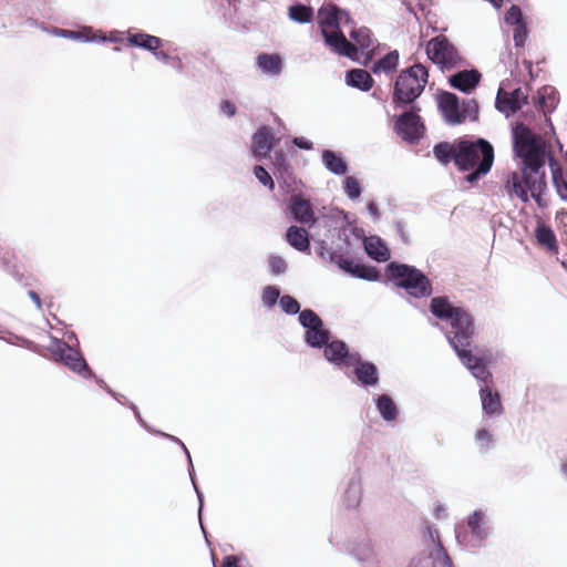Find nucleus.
<instances>
[{"label": "nucleus", "mask_w": 567, "mask_h": 567, "mask_svg": "<svg viewBox=\"0 0 567 567\" xmlns=\"http://www.w3.org/2000/svg\"><path fill=\"white\" fill-rule=\"evenodd\" d=\"M514 152L523 159L524 168L520 173L509 174L505 189L507 194L519 198L523 203L529 200L527 178L536 177L544 168L546 158L550 155L546 151L545 141L523 123H518L513 130Z\"/></svg>", "instance_id": "nucleus-1"}, {"label": "nucleus", "mask_w": 567, "mask_h": 567, "mask_svg": "<svg viewBox=\"0 0 567 567\" xmlns=\"http://www.w3.org/2000/svg\"><path fill=\"white\" fill-rule=\"evenodd\" d=\"M350 20L349 13L340 10L333 3H324L318 10V22L326 44L340 55L353 58L357 53V48L347 40L340 30V24L349 23Z\"/></svg>", "instance_id": "nucleus-2"}, {"label": "nucleus", "mask_w": 567, "mask_h": 567, "mask_svg": "<svg viewBox=\"0 0 567 567\" xmlns=\"http://www.w3.org/2000/svg\"><path fill=\"white\" fill-rule=\"evenodd\" d=\"M427 79V69L420 63L401 71L394 83L393 103L395 105L412 104L424 91Z\"/></svg>", "instance_id": "nucleus-3"}, {"label": "nucleus", "mask_w": 567, "mask_h": 567, "mask_svg": "<svg viewBox=\"0 0 567 567\" xmlns=\"http://www.w3.org/2000/svg\"><path fill=\"white\" fill-rule=\"evenodd\" d=\"M385 274L390 280L404 288L413 297H427L432 293L430 280L414 267L390 262L386 266Z\"/></svg>", "instance_id": "nucleus-4"}, {"label": "nucleus", "mask_w": 567, "mask_h": 567, "mask_svg": "<svg viewBox=\"0 0 567 567\" xmlns=\"http://www.w3.org/2000/svg\"><path fill=\"white\" fill-rule=\"evenodd\" d=\"M426 54L429 59L437 64L443 71L460 69L466 64L458 50L445 35H437L431 39L426 44Z\"/></svg>", "instance_id": "nucleus-5"}, {"label": "nucleus", "mask_w": 567, "mask_h": 567, "mask_svg": "<svg viewBox=\"0 0 567 567\" xmlns=\"http://www.w3.org/2000/svg\"><path fill=\"white\" fill-rule=\"evenodd\" d=\"M458 153L456 155V166L461 171L474 169L480 163L485 162L486 156H491V166L494 162V148L489 142L483 138L477 141L458 140Z\"/></svg>", "instance_id": "nucleus-6"}, {"label": "nucleus", "mask_w": 567, "mask_h": 567, "mask_svg": "<svg viewBox=\"0 0 567 567\" xmlns=\"http://www.w3.org/2000/svg\"><path fill=\"white\" fill-rule=\"evenodd\" d=\"M437 102L445 121L451 125L462 124L466 120H476L477 117V104L473 100L460 104L456 94L442 92Z\"/></svg>", "instance_id": "nucleus-7"}, {"label": "nucleus", "mask_w": 567, "mask_h": 567, "mask_svg": "<svg viewBox=\"0 0 567 567\" xmlns=\"http://www.w3.org/2000/svg\"><path fill=\"white\" fill-rule=\"evenodd\" d=\"M425 529L431 542V548L429 553L414 558L410 567H453L451 558L440 539L439 530L431 526H426Z\"/></svg>", "instance_id": "nucleus-8"}, {"label": "nucleus", "mask_w": 567, "mask_h": 567, "mask_svg": "<svg viewBox=\"0 0 567 567\" xmlns=\"http://www.w3.org/2000/svg\"><path fill=\"white\" fill-rule=\"evenodd\" d=\"M450 324L451 330L447 334V339L452 348H470L475 330L472 315L461 307L450 319Z\"/></svg>", "instance_id": "nucleus-9"}, {"label": "nucleus", "mask_w": 567, "mask_h": 567, "mask_svg": "<svg viewBox=\"0 0 567 567\" xmlns=\"http://www.w3.org/2000/svg\"><path fill=\"white\" fill-rule=\"evenodd\" d=\"M417 112L420 107L412 106L411 111L404 112L395 121V132L405 142L415 143L424 135L425 126Z\"/></svg>", "instance_id": "nucleus-10"}, {"label": "nucleus", "mask_w": 567, "mask_h": 567, "mask_svg": "<svg viewBox=\"0 0 567 567\" xmlns=\"http://www.w3.org/2000/svg\"><path fill=\"white\" fill-rule=\"evenodd\" d=\"M277 140L269 126L259 127L252 135L251 152L258 159L267 157L276 146Z\"/></svg>", "instance_id": "nucleus-11"}, {"label": "nucleus", "mask_w": 567, "mask_h": 567, "mask_svg": "<svg viewBox=\"0 0 567 567\" xmlns=\"http://www.w3.org/2000/svg\"><path fill=\"white\" fill-rule=\"evenodd\" d=\"M525 103H527V95L520 87L515 89L513 92L499 89L497 93L496 107L501 112L516 113Z\"/></svg>", "instance_id": "nucleus-12"}, {"label": "nucleus", "mask_w": 567, "mask_h": 567, "mask_svg": "<svg viewBox=\"0 0 567 567\" xmlns=\"http://www.w3.org/2000/svg\"><path fill=\"white\" fill-rule=\"evenodd\" d=\"M324 346V357L330 362L336 364L343 363L346 365H351L354 364V361H357V354L349 353L348 346L343 341H328Z\"/></svg>", "instance_id": "nucleus-13"}, {"label": "nucleus", "mask_w": 567, "mask_h": 567, "mask_svg": "<svg viewBox=\"0 0 567 567\" xmlns=\"http://www.w3.org/2000/svg\"><path fill=\"white\" fill-rule=\"evenodd\" d=\"M481 78L482 75L477 70H463L451 75L449 83L456 90L470 93L480 84Z\"/></svg>", "instance_id": "nucleus-14"}, {"label": "nucleus", "mask_w": 567, "mask_h": 567, "mask_svg": "<svg viewBox=\"0 0 567 567\" xmlns=\"http://www.w3.org/2000/svg\"><path fill=\"white\" fill-rule=\"evenodd\" d=\"M290 210L293 218L301 224L312 225L316 221L311 203L300 195H293L291 197Z\"/></svg>", "instance_id": "nucleus-15"}, {"label": "nucleus", "mask_w": 567, "mask_h": 567, "mask_svg": "<svg viewBox=\"0 0 567 567\" xmlns=\"http://www.w3.org/2000/svg\"><path fill=\"white\" fill-rule=\"evenodd\" d=\"M60 358L72 371L84 377L89 374L90 369L78 350L64 344V348L60 349Z\"/></svg>", "instance_id": "nucleus-16"}, {"label": "nucleus", "mask_w": 567, "mask_h": 567, "mask_svg": "<svg viewBox=\"0 0 567 567\" xmlns=\"http://www.w3.org/2000/svg\"><path fill=\"white\" fill-rule=\"evenodd\" d=\"M364 250L372 259L384 262L390 259V250L379 236L367 237L363 241Z\"/></svg>", "instance_id": "nucleus-17"}, {"label": "nucleus", "mask_w": 567, "mask_h": 567, "mask_svg": "<svg viewBox=\"0 0 567 567\" xmlns=\"http://www.w3.org/2000/svg\"><path fill=\"white\" fill-rule=\"evenodd\" d=\"M482 408L488 415L501 414L503 405L497 391H493L489 384H486L480 390Z\"/></svg>", "instance_id": "nucleus-18"}, {"label": "nucleus", "mask_w": 567, "mask_h": 567, "mask_svg": "<svg viewBox=\"0 0 567 567\" xmlns=\"http://www.w3.org/2000/svg\"><path fill=\"white\" fill-rule=\"evenodd\" d=\"M357 364L354 369L355 377L363 385H375L379 381L378 369L371 362H361L359 354H357Z\"/></svg>", "instance_id": "nucleus-19"}, {"label": "nucleus", "mask_w": 567, "mask_h": 567, "mask_svg": "<svg viewBox=\"0 0 567 567\" xmlns=\"http://www.w3.org/2000/svg\"><path fill=\"white\" fill-rule=\"evenodd\" d=\"M460 308L452 306L447 297H434L430 305L432 315L441 320H450Z\"/></svg>", "instance_id": "nucleus-20"}, {"label": "nucleus", "mask_w": 567, "mask_h": 567, "mask_svg": "<svg viewBox=\"0 0 567 567\" xmlns=\"http://www.w3.org/2000/svg\"><path fill=\"white\" fill-rule=\"evenodd\" d=\"M458 141L454 143L450 142H440L434 145L433 154L435 158L443 165H447L451 162H454L456 165V155L458 153Z\"/></svg>", "instance_id": "nucleus-21"}, {"label": "nucleus", "mask_w": 567, "mask_h": 567, "mask_svg": "<svg viewBox=\"0 0 567 567\" xmlns=\"http://www.w3.org/2000/svg\"><path fill=\"white\" fill-rule=\"evenodd\" d=\"M370 73L363 69H352L347 72L346 83L361 91H369L373 85Z\"/></svg>", "instance_id": "nucleus-22"}, {"label": "nucleus", "mask_w": 567, "mask_h": 567, "mask_svg": "<svg viewBox=\"0 0 567 567\" xmlns=\"http://www.w3.org/2000/svg\"><path fill=\"white\" fill-rule=\"evenodd\" d=\"M286 239L290 246L299 251H307L310 247L309 236L306 229L290 226L286 233Z\"/></svg>", "instance_id": "nucleus-23"}, {"label": "nucleus", "mask_w": 567, "mask_h": 567, "mask_svg": "<svg viewBox=\"0 0 567 567\" xmlns=\"http://www.w3.org/2000/svg\"><path fill=\"white\" fill-rule=\"evenodd\" d=\"M257 65L265 73L278 75L282 69V61L277 53H261L257 56Z\"/></svg>", "instance_id": "nucleus-24"}, {"label": "nucleus", "mask_w": 567, "mask_h": 567, "mask_svg": "<svg viewBox=\"0 0 567 567\" xmlns=\"http://www.w3.org/2000/svg\"><path fill=\"white\" fill-rule=\"evenodd\" d=\"M535 237L538 244L550 251H557V239L551 228L544 223H538L535 229Z\"/></svg>", "instance_id": "nucleus-25"}, {"label": "nucleus", "mask_w": 567, "mask_h": 567, "mask_svg": "<svg viewBox=\"0 0 567 567\" xmlns=\"http://www.w3.org/2000/svg\"><path fill=\"white\" fill-rule=\"evenodd\" d=\"M330 332L323 328V322L306 331L305 340L313 348H321L329 341Z\"/></svg>", "instance_id": "nucleus-26"}, {"label": "nucleus", "mask_w": 567, "mask_h": 567, "mask_svg": "<svg viewBox=\"0 0 567 567\" xmlns=\"http://www.w3.org/2000/svg\"><path fill=\"white\" fill-rule=\"evenodd\" d=\"M351 39L355 42L353 44L357 50L360 49L362 52L372 51L374 48V40L372 38V33L368 28H360L351 31Z\"/></svg>", "instance_id": "nucleus-27"}, {"label": "nucleus", "mask_w": 567, "mask_h": 567, "mask_svg": "<svg viewBox=\"0 0 567 567\" xmlns=\"http://www.w3.org/2000/svg\"><path fill=\"white\" fill-rule=\"evenodd\" d=\"M322 161L326 165V167L337 174V175H343L347 172V164L342 159L341 156H339L337 153L330 150H326L322 153Z\"/></svg>", "instance_id": "nucleus-28"}, {"label": "nucleus", "mask_w": 567, "mask_h": 567, "mask_svg": "<svg viewBox=\"0 0 567 567\" xmlns=\"http://www.w3.org/2000/svg\"><path fill=\"white\" fill-rule=\"evenodd\" d=\"M527 188L530 192L532 197L535 199L538 206H544L542 202V194L546 189V181H545V171L544 168L536 174L534 179L532 177L527 178Z\"/></svg>", "instance_id": "nucleus-29"}, {"label": "nucleus", "mask_w": 567, "mask_h": 567, "mask_svg": "<svg viewBox=\"0 0 567 567\" xmlns=\"http://www.w3.org/2000/svg\"><path fill=\"white\" fill-rule=\"evenodd\" d=\"M110 41L120 44L118 47H115V50H121L122 47H142V33L128 35L123 32H112L110 35Z\"/></svg>", "instance_id": "nucleus-30"}, {"label": "nucleus", "mask_w": 567, "mask_h": 567, "mask_svg": "<svg viewBox=\"0 0 567 567\" xmlns=\"http://www.w3.org/2000/svg\"><path fill=\"white\" fill-rule=\"evenodd\" d=\"M377 406L385 421H394L398 416V409L388 394H382L377 400Z\"/></svg>", "instance_id": "nucleus-31"}, {"label": "nucleus", "mask_w": 567, "mask_h": 567, "mask_svg": "<svg viewBox=\"0 0 567 567\" xmlns=\"http://www.w3.org/2000/svg\"><path fill=\"white\" fill-rule=\"evenodd\" d=\"M289 18L299 23H308L313 19V10L305 4H295L289 8Z\"/></svg>", "instance_id": "nucleus-32"}, {"label": "nucleus", "mask_w": 567, "mask_h": 567, "mask_svg": "<svg viewBox=\"0 0 567 567\" xmlns=\"http://www.w3.org/2000/svg\"><path fill=\"white\" fill-rule=\"evenodd\" d=\"M351 275L369 281H377L380 278V271L375 267L359 262H354Z\"/></svg>", "instance_id": "nucleus-33"}, {"label": "nucleus", "mask_w": 567, "mask_h": 567, "mask_svg": "<svg viewBox=\"0 0 567 567\" xmlns=\"http://www.w3.org/2000/svg\"><path fill=\"white\" fill-rule=\"evenodd\" d=\"M399 63V54L396 51L389 52L382 59L374 63L372 71L378 72H390L396 69Z\"/></svg>", "instance_id": "nucleus-34"}, {"label": "nucleus", "mask_w": 567, "mask_h": 567, "mask_svg": "<svg viewBox=\"0 0 567 567\" xmlns=\"http://www.w3.org/2000/svg\"><path fill=\"white\" fill-rule=\"evenodd\" d=\"M162 40L154 35L144 34V50L152 51L154 55L163 61H167L168 55L164 50H161Z\"/></svg>", "instance_id": "nucleus-35"}, {"label": "nucleus", "mask_w": 567, "mask_h": 567, "mask_svg": "<svg viewBox=\"0 0 567 567\" xmlns=\"http://www.w3.org/2000/svg\"><path fill=\"white\" fill-rule=\"evenodd\" d=\"M300 323L308 329L315 328L316 326L321 324L322 320L320 317L311 309H305L299 315Z\"/></svg>", "instance_id": "nucleus-36"}, {"label": "nucleus", "mask_w": 567, "mask_h": 567, "mask_svg": "<svg viewBox=\"0 0 567 567\" xmlns=\"http://www.w3.org/2000/svg\"><path fill=\"white\" fill-rule=\"evenodd\" d=\"M553 182L558 196L567 202V181L564 178L560 169L553 171Z\"/></svg>", "instance_id": "nucleus-37"}, {"label": "nucleus", "mask_w": 567, "mask_h": 567, "mask_svg": "<svg viewBox=\"0 0 567 567\" xmlns=\"http://www.w3.org/2000/svg\"><path fill=\"white\" fill-rule=\"evenodd\" d=\"M455 352L457 353L458 358L463 362V364L471 370V367L474 364H477L482 361L481 358L474 355L472 351L467 348H453Z\"/></svg>", "instance_id": "nucleus-38"}, {"label": "nucleus", "mask_w": 567, "mask_h": 567, "mask_svg": "<svg viewBox=\"0 0 567 567\" xmlns=\"http://www.w3.org/2000/svg\"><path fill=\"white\" fill-rule=\"evenodd\" d=\"M471 171L472 172L466 176V181L468 183H474L482 175H485L491 171V156H486L484 163H480L477 167Z\"/></svg>", "instance_id": "nucleus-39"}, {"label": "nucleus", "mask_w": 567, "mask_h": 567, "mask_svg": "<svg viewBox=\"0 0 567 567\" xmlns=\"http://www.w3.org/2000/svg\"><path fill=\"white\" fill-rule=\"evenodd\" d=\"M470 371L476 379L483 381L485 385L492 383V374L483 361L472 365Z\"/></svg>", "instance_id": "nucleus-40"}, {"label": "nucleus", "mask_w": 567, "mask_h": 567, "mask_svg": "<svg viewBox=\"0 0 567 567\" xmlns=\"http://www.w3.org/2000/svg\"><path fill=\"white\" fill-rule=\"evenodd\" d=\"M343 185H344V190L350 198L355 199L360 196L361 186L357 178H354L352 176H348L344 178Z\"/></svg>", "instance_id": "nucleus-41"}, {"label": "nucleus", "mask_w": 567, "mask_h": 567, "mask_svg": "<svg viewBox=\"0 0 567 567\" xmlns=\"http://www.w3.org/2000/svg\"><path fill=\"white\" fill-rule=\"evenodd\" d=\"M280 307L289 315H296L300 312L299 302L291 296L285 295L280 298Z\"/></svg>", "instance_id": "nucleus-42"}, {"label": "nucleus", "mask_w": 567, "mask_h": 567, "mask_svg": "<svg viewBox=\"0 0 567 567\" xmlns=\"http://www.w3.org/2000/svg\"><path fill=\"white\" fill-rule=\"evenodd\" d=\"M527 37H528V30H527L525 22L514 25L513 39H514L516 47H524V44L527 40Z\"/></svg>", "instance_id": "nucleus-43"}, {"label": "nucleus", "mask_w": 567, "mask_h": 567, "mask_svg": "<svg viewBox=\"0 0 567 567\" xmlns=\"http://www.w3.org/2000/svg\"><path fill=\"white\" fill-rule=\"evenodd\" d=\"M548 89L544 87L543 91H539V106L542 107L543 112H550L556 104V97L553 95V91L550 90V94L548 97H546Z\"/></svg>", "instance_id": "nucleus-44"}, {"label": "nucleus", "mask_w": 567, "mask_h": 567, "mask_svg": "<svg viewBox=\"0 0 567 567\" xmlns=\"http://www.w3.org/2000/svg\"><path fill=\"white\" fill-rule=\"evenodd\" d=\"M505 21L508 23V24H512L513 27L514 25H517L519 23H523L524 22V18H523V13H522V10L518 6H512L508 11L506 12V16H505Z\"/></svg>", "instance_id": "nucleus-45"}, {"label": "nucleus", "mask_w": 567, "mask_h": 567, "mask_svg": "<svg viewBox=\"0 0 567 567\" xmlns=\"http://www.w3.org/2000/svg\"><path fill=\"white\" fill-rule=\"evenodd\" d=\"M269 267L272 275L278 276L286 271L287 262L280 256H270L269 257Z\"/></svg>", "instance_id": "nucleus-46"}, {"label": "nucleus", "mask_w": 567, "mask_h": 567, "mask_svg": "<svg viewBox=\"0 0 567 567\" xmlns=\"http://www.w3.org/2000/svg\"><path fill=\"white\" fill-rule=\"evenodd\" d=\"M254 174L256 178L264 184L265 186H268L270 189L275 188V183L269 175V173L260 165L255 166Z\"/></svg>", "instance_id": "nucleus-47"}, {"label": "nucleus", "mask_w": 567, "mask_h": 567, "mask_svg": "<svg viewBox=\"0 0 567 567\" xmlns=\"http://www.w3.org/2000/svg\"><path fill=\"white\" fill-rule=\"evenodd\" d=\"M279 289L274 286H267L262 291V301L266 306L272 307L279 298Z\"/></svg>", "instance_id": "nucleus-48"}, {"label": "nucleus", "mask_w": 567, "mask_h": 567, "mask_svg": "<svg viewBox=\"0 0 567 567\" xmlns=\"http://www.w3.org/2000/svg\"><path fill=\"white\" fill-rule=\"evenodd\" d=\"M475 439L481 450L488 451L489 444L492 442V435L487 430H477Z\"/></svg>", "instance_id": "nucleus-49"}, {"label": "nucleus", "mask_w": 567, "mask_h": 567, "mask_svg": "<svg viewBox=\"0 0 567 567\" xmlns=\"http://www.w3.org/2000/svg\"><path fill=\"white\" fill-rule=\"evenodd\" d=\"M336 262L338 264V266L343 269L344 271L351 274L352 271V268H353V265H354V261L351 260V259H348L343 256H338L336 258Z\"/></svg>", "instance_id": "nucleus-50"}, {"label": "nucleus", "mask_w": 567, "mask_h": 567, "mask_svg": "<svg viewBox=\"0 0 567 567\" xmlns=\"http://www.w3.org/2000/svg\"><path fill=\"white\" fill-rule=\"evenodd\" d=\"M220 111L225 113L227 116H234L237 112V107L229 100H224L220 103Z\"/></svg>", "instance_id": "nucleus-51"}, {"label": "nucleus", "mask_w": 567, "mask_h": 567, "mask_svg": "<svg viewBox=\"0 0 567 567\" xmlns=\"http://www.w3.org/2000/svg\"><path fill=\"white\" fill-rule=\"evenodd\" d=\"M483 518L480 514L475 513L468 518V526L473 533L480 534V527Z\"/></svg>", "instance_id": "nucleus-52"}, {"label": "nucleus", "mask_w": 567, "mask_h": 567, "mask_svg": "<svg viewBox=\"0 0 567 567\" xmlns=\"http://www.w3.org/2000/svg\"><path fill=\"white\" fill-rule=\"evenodd\" d=\"M221 567H241V566L239 565V559L236 556L229 555V556L225 557Z\"/></svg>", "instance_id": "nucleus-53"}, {"label": "nucleus", "mask_w": 567, "mask_h": 567, "mask_svg": "<svg viewBox=\"0 0 567 567\" xmlns=\"http://www.w3.org/2000/svg\"><path fill=\"white\" fill-rule=\"evenodd\" d=\"M368 210H369V213H370L374 218H379V217H380L379 207H378V205H377L374 202H370V203L368 204Z\"/></svg>", "instance_id": "nucleus-54"}, {"label": "nucleus", "mask_w": 567, "mask_h": 567, "mask_svg": "<svg viewBox=\"0 0 567 567\" xmlns=\"http://www.w3.org/2000/svg\"><path fill=\"white\" fill-rule=\"evenodd\" d=\"M295 144L300 148L310 150L312 147V143L302 138H295Z\"/></svg>", "instance_id": "nucleus-55"}, {"label": "nucleus", "mask_w": 567, "mask_h": 567, "mask_svg": "<svg viewBox=\"0 0 567 567\" xmlns=\"http://www.w3.org/2000/svg\"><path fill=\"white\" fill-rule=\"evenodd\" d=\"M30 298L34 301L38 308H41V299L35 291H29Z\"/></svg>", "instance_id": "nucleus-56"}, {"label": "nucleus", "mask_w": 567, "mask_h": 567, "mask_svg": "<svg viewBox=\"0 0 567 567\" xmlns=\"http://www.w3.org/2000/svg\"><path fill=\"white\" fill-rule=\"evenodd\" d=\"M561 472L565 475V477L567 478V463L561 464Z\"/></svg>", "instance_id": "nucleus-57"}]
</instances>
